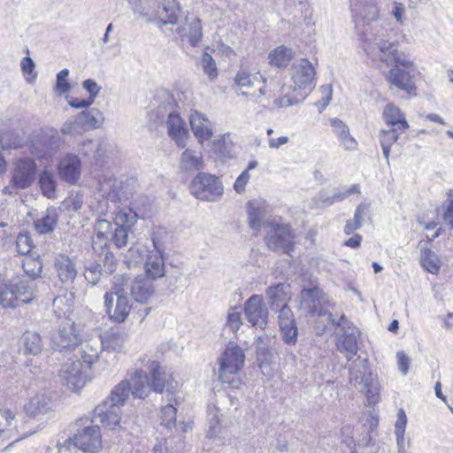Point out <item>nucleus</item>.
<instances>
[{
  "label": "nucleus",
  "mask_w": 453,
  "mask_h": 453,
  "mask_svg": "<svg viewBox=\"0 0 453 453\" xmlns=\"http://www.w3.org/2000/svg\"><path fill=\"white\" fill-rule=\"evenodd\" d=\"M300 304L304 310L315 317L323 318L325 326H342V334L338 336L337 348L349 361L357 352V328L349 323L346 317L342 315L336 320L329 311L330 305L327 298L319 288L303 289L300 294Z\"/></svg>",
  "instance_id": "1"
},
{
  "label": "nucleus",
  "mask_w": 453,
  "mask_h": 453,
  "mask_svg": "<svg viewBox=\"0 0 453 453\" xmlns=\"http://www.w3.org/2000/svg\"><path fill=\"white\" fill-rule=\"evenodd\" d=\"M289 74L295 88L282 85L280 96L274 99L273 104L277 108L288 107L298 104L303 96L298 95V90L311 89L315 77V68L306 58L295 60L290 67Z\"/></svg>",
  "instance_id": "2"
},
{
  "label": "nucleus",
  "mask_w": 453,
  "mask_h": 453,
  "mask_svg": "<svg viewBox=\"0 0 453 453\" xmlns=\"http://www.w3.org/2000/svg\"><path fill=\"white\" fill-rule=\"evenodd\" d=\"M129 295V278L114 276L111 289L104 294L106 311L114 321L124 322L127 318L132 308Z\"/></svg>",
  "instance_id": "3"
},
{
  "label": "nucleus",
  "mask_w": 453,
  "mask_h": 453,
  "mask_svg": "<svg viewBox=\"0 0 453 453\" xmlns=\"http://www.w3.org/2000/svg\"><path fill=\"white\" fill-rule=\"evenodd\" d=\"M35 283L25 278H15L0 283V306L15 309L30 303L35 296Z\"/></svg>",
  "instance_id": "4"
},
{
  "label": "nucleus",
  "mask_w": 453,
  "mask_h": 453,
  "mask_svg": "<svg viewBox=\"0 0 453 453\" xmlns=\"http://www.w3.org/2000/svg\"><path fill=\"white\" fill-rule=\"evenodd\" d=\"M134 6V15L147 22H159L162 25H175L180 13V5L177 0H157L156 7H141L135 1L130 0Z\"/></svg>",
  "instance_id": "5"
},
{
  "label": "nucleus",
  "mask_w": 453,
  "mask_h": 453,
  "mask_svg": "<svg viewBox=\"0 0 453 453\" xmlns=\"http://www.w3.org/2000/svg\"><path fill=\"white\" fill-rule=\"evenodd\" d=\"M102 434L98 426H88L65 441L58 453H97L102 449Z\"/></svg>",
  "instance_id": "6"
},
{
  "label": "nucleus",
  "mask_w": 453,
  "mask_h": 453,
  "mask_svg": "<svg viewBox=\"0 0 453 453\" xmlns=\"http://www.w3.org/2000/svg\"><path fill=\"white\" fill-rule=\"evenodd\" d=\"M243 350L237 345L229 343L220 359L219 377L222 383L228 384L230 388H237L240 384L238 372L244 364Z\"/></svg>",
  "instance_id": "7"
},
{
  "label": "nucleus",
  "mask_w": 453,
  "mask_h": 453,
  "mask_svg": "<svg viewBox=\"0 0 453 453\" xmlns=\"http://www.w3.org/2000/svg\"><path fill=\"white\" fill-rule=\"evenodd\" d=\"M144 217L145 214L138 209L135 202L132 203L130 207L119 210L113 219L116 227L114 233H111L110 241H112L119 249L127 246L133 226L139 218Z\"/></svg>",
  "instance_id": "8"
},
{
  "label": "nucleus",
  "mask_w": 453,
  "mask_h": 453,
  "mask_svg": "<svg viewBox=\"0 0 453 453\" xmlns=\"http://www.w3.org/2000/svg\"><path fill=\"white\" fill-rule=\"evenodd\" d=\"M12 178L8 186L3 188L4 195L12 196L17 189H26L33 185L36 179L37 165L30 157L17 159L12 165Z\"/></svg>",
  "instance_id": "9"
},
{
  "label": "nucleus",
  "mask_w": 453,
  "mask_h": 453,
  "mask_svg": "<svg viewBox=\"0 0 453 453\" xmlns=\"http://www.w3.org/2000/svg\"><path fill=\"white\" fill-rule=\"evenodd\" d=\"M394 65L388 71L386 80L389 83V88H396L410 96H416V84L413 80L414 70L412 68V63L409 60H400L394 62Z\"/></svg>",
  "instance_id": "10"
},
{
  "label": "nucleus",
  "mask_w": 453,
  "mask_h": 453,
  "mask_svg": "<svg viewBox=\"0 0 453 453\" xmlns=\"http://www.w3.org/2000/svg\"><path fill=\"white\" fill-rule=\"evenodd\" d=\"M63 142L58 132L56 129H50L32 138L29 150L37 158L49 159L58 153Z\"/></svg>",
  "instance_id": "11"
},
{
  "label": "nucleus",
  "mask_w": 453,
  "mask_h": 453,
  "mask_svg": "<svg viewBox=\"0 0 453 453\" xmlns=\"http://www.w3.org/2000/svg\"><path fill=\"white\" fill-rule=\"evenodd\" d=\"M190 192L197 199L213 202L223 194L222 183L215 175L199 173L190 184Z\"/></svg>",
  "instance_id": "12"
},
{
  "label": "nucleus",
  "mask_w": 453,
  "mask_h": 453,
  "mask_svg": "<svg viewBox=\"0 0 453 453\" xmlns=\"http://www.w3.org/2000/svg\"><path fill=\"white\" fill-rule=\"evenodd\" d=\"M273 339L267 335L256 338V354L262 373L266 377L273 375L278 367L279 356L273 348Z\"/></svg>",
  "instance_id": "13"
},
{
  "label": "nucleus",
  "mask_w": 453,
  "mask_h": 453,
  "mask_svg": "<svg viewBox=\"0 0 453 453\" xmlns=\"http://www.w3.org/2000/svg\"><path fill=\"white\" fill-rule=\"evenodd\" d=\"M265 242L268 249L272 250H282L284 253H289L294 246V234L291 227L287 224L278 222L272 223L265 237Z\"/></svg>",
  "instance_id": "14"
},
{
  "label": "nucleus",
  "mask_w": 453,
  "mask_h": 453,
  "mask_svg": "<svg viewBox=\"0 0 453 453\" xmlns=\"http://www.w3.org/2000/svg\"><path fill=\"white\" fill-rule=\"evenodd\" d=\"M272 211L268 203L263 200L250 201L248 204V224L257 235L262 228L270 227L274 219H272Z\"/></svg>",
  "instance_id": "15"
},
{
  "label": "nucleus",
  "mask_w": 453,
  "mask_h": 453,
  "mask_svg": "<svg viewBox=\"0 0 453 453\" xmlns=\"http://www.w3.org/2000/svg\"><path fill=\"white\" fill-rule=\"evenodd\" d=\"M235 82L242 90V95L258 98L262 96L271 93L272 89H266V79L263 75L250 74L241 71L236 74Z\"/></svg>",
  "instance_id": "16"
},
{
  "label": "nucleus",
  "mask_w": 453,
  "mask_h": 453,
  "mask_svg": "<svg viewBox=\"0 0 453 453\" xmlns=\"http://www.w3.org/2000/svg\"><path fill=\"white\" fill-rule=\"evenodd\" d=\"M246 319L252 326L265 328L268 319V309L262 296H251L243 305Z\"/></svg>",
  "instance_id": "17"
},
{
  "label": "nucleus",
  "mask_w": 453,
  "mask_h": 453,
  "mask_svg": "<svg viewBox=\"0 0 453 453\" xmlns=\"http://www.w3.org/2000/svg\"><path fill=\"white\" fill-rule=\"evenodd\" d=\"M80 334L74 322L66 318L58 331L52 335V342L55 348L73 351L80 343Z\"/></svg>",
  "instance_id": "18"
},
{
  "label": "nucleus",
  "mask_w": 453,
  "mask_h": 453,
  "mask_svg": "<svg viewBox=\"0 0 453 453\" xmlns=\"http://www.w3.org/2000/svg\"><path fill=\"white\" fill-rule=\"evenodd\" d=\"M99 195L105 196L112 203L127 199L131 194L129 185L122 180L112 177H103L99 180Z\"/></svg>",
  "instance_id": "19"
},
{
  "label": "nucleus",
  "mask_w": 453,
  "mask_h": 453,
  "mask_svg": "<svg viewBox=\"0 0 453 453\" xmlns=\"http://www.w3.org/2000/svg\"><path fill=\"white\" fill-rule=\"evenodd\" d=\"M60 377L70 389L79 390L81 388L87 380L86 372H83V365L80 360L69 359L62 365Z\"/></svg>",
  "instance_id": "20"
},
{
  "label": "nucleus",
  "mask_w": 453,
  "mask_h": 453,
  "mask_svg": "<svg viewBox=\"0 0 453 453\" xmlns=\"http://www.w3.org/2000/svg\"><path fill=\"white\" fill-rule=\"evenodd\" d=\"M387 31L383 28H379L372 34L371 38H367L369 44L372 48H377L381 53L386 55L385 58H382L387 65H393L394 62L399 61L398 51L394 42L387 39Z\"/></svg>",
  "instance_id": "21"
},
{
  "label": "nucleus",
  "mask_w": 453,
  "mask_h": 453,
  "mask_svg": "<svg viewBox=\"0 0 453 453\" xmlns=\"http://www.w3.org/2000/svg\"><path fill=\"white\" fill-rule=\"evenodd\" d=\"M120 419V408L111 403L109 400H104L95 408L92 422L98 421L110 429H114L115 426H119Z\"/></svg>",
  "instance_id": "22"
},
{
  "label": "nucleus",
  "mask_w": 453,
  "mask_h": 453,
  "mask_svg": "<svg viewBox=\"0 0 453 453\" xmlns=\"http://www.w3.org/2000/svg\"><path fill=\"white\" fill-rule=\"evenodd\" d=\"M139 362L146 367L150 374V388L155 392L161 393L165 387V372L158 361L144 355L139 358Z\"/></svg>",
  "instance_id": "23"
},
{
  "label": "nucleus",
  "mask_w": 453,
  "mask_h": 453,
  "mask_svg": "<svg viewBox=\"0 0 453 453\" xmlns=\"http://www.w3.org/2000/svg\"><path fill=\"white\" fill-rule=\"evenodd\" d=\"M189 123L192 132L200 144L211 138L212 124L204 114L192 111L189 115Z\"/></svg>",
  "instance_id": "24"
},
{
  "label": "nucleus",
  "mask_w": 453,
  "mask_h": 453,
  "mask_svg": "<svg viewBox=\"0 0 453 453\" xmlns=\"http://www.w3.org/2000/svg\"><path fill=\"white\" fill-rule=\"evenodd\" d=\"M81 163L75 154H67L59 163L58 173L62 180L73 184L81 176Z\"/></svg>",
  "instance_id": "25"
},
{
  "label": "nucleus",
  "mask_w": 453,
  "mask_h": 453,
  "mask_svg": "<svg viewBox=\"0 0 453 453\" xmlns=\"http://www.w3.org/2000/svg\"><path fill=\"white\" fill-rule=\"evenodd\" d=\"M54 268L59 280L64 284H71L77 275L75 263L67 256L59 254L54 259Z\"/></svg>",
  "instance_id": "26"
},
{
  "label": "nucleus",
  "mask_w": 453,
  "mask_h": 453,
  "mask_svg": "<svg viewBox=\"0 0 453 453\" xmlns=\"http://www.w3.org/2000/svg\"><path fill=\"white\" fill-rule=\"evenodd\" d=\"M127 380L134 398L144 399L151 391L149 377L142 368H137L131 372Z\"/></svg>",
  "instance_id": "27"
},
{
  "label": "nucleus",
  "mask_w": 453,
  "mask_h": 453,
  "mask_svg": "<svg viewBox=\"0 0 453 453\" xmlns=\"http://www.w3.org/2000/svg\"><path fill=\"white\" fill-rule=\"evenodd\" d=\"M166 126L168 134L175 141L176 145L184 148L188 137V132L185 127V122L181 119L180 115L175 112H171L168 115Z\"/></svg>",
  "instance_id": "28"
},
{
  "label": "nucleus",
  "mask_w": 453,
  "mask_h": 453,
  "mask_svg": "<svg viewBox=\"0 0 453 453\" xmlns=\"http://www.w3.org/2000/svg\"><path fill=\"white\" fill-rule=\"evenodd\" d=\"M155 287L150 280L137 277L132 285L129 284V294L140 303H147L154 296Z\"/></svg>",
  "instance_id": "29"
},
{
  "label": "nucleus",
  "mask_w": 453,
  "mask_h": 453,
  "mask_svg": "<svg viewBox=\"0 0 453 453\" xmlns=\"http://www.w3.org/2000/svg\"><path fill=\"white\" fill-rule=\"evenodd\" d=\"M101 349L99 340H90L85 342H80L73 351H76L75 357H80L79 360L81 364H85L88 367L98 360Z\"/></svg>",
  "instance_id": "30"
},
{
  "label": "nucleus",
  "mask_w": 453,
  "mask_h": 453,
  "mask_svg": "<svg viewBox=\"0 0 453 453\" xmlns=\"http://www.w3.org/2000/svg\"><path fill=\"white\" fill-rule=\"evenodd\" d=\"M163 252L150 251L147 254L144 263L146 279L157 280L162 278L165 273V259Z\"/></svg>",
  "instance_id": "31"
},
{
  "label": "nucleus",
  "mask_w": 453,
  "mask_h": 453,
  "mask_svg": "<svg viewBox=\"0 0 453 453\" xmlns=\"http://www.w3.org/2000/svg\"><path fill=\"white\" fill-rule=\"evenodd\" d=\"M179 167L182 172L194 173L204 168L203 154L192 149H186L180 155Z\"/></svg>",
  "instance_id": "32"
},
{
  "label": "nucleus",
  "mask_w": 453,
  "mask_h": 453,
  "mask_svg": "<svg viewBox=\"0 0 453 453\" xmlns=\"http://www.w3.org/2000/svg\"><path fill=\"white\" fill-rule=\"evenodd\" d=\"M383 119L388 127L400 129L404 132L410 126L401 110L393 104H388L383 110Z\"/></svg>",
  "instance_id": "33"
},
{
  "label": "nucleus",
  "mask_w": 453,
  "mask_h": 453,
  "mask_svg": "<svg viewBox=\"0 0 453 453\" xmlns=\"http://www.w3.org/2000/svg\"><path fill=\"white\" fill-rule=\"evenodd\" d=\"M177 31L181 37H187L192 46H196L203 37L201 21L197 18H186L185 24Z\"/></svg>",
  "instance_id": "34"
},
{
  "label": "nucleus",
  "mask_w": 453,
  "mask_h": 453,
  "mask_svg": "<svg viewBox=\"0 0 453 453\" xmlns=\"http://www.w3.org/2000/svg\"><path fill=\"white\" fill-rule=\"evenodd\" d=\"M96 237L93 240V246L103 249L107 247L111 235V223L104 219L98 218L94 225Z\"/></svg>",
  "instance_id": "35"
},
{
  "label": "nucleus",
  "mask_w": 453,
  "mask_h": 453,
  "mask_svg": "<svg viewBox=\"0 0 453 453\" xmlns=\"http://www.w3.org/2000/svg\"><path fill=\"white\" fill-rule=\"evenodd\" d=\"M330 123L331 127L334 129V132L337 135L338 139L341 142V144L344 147V149L346 150H356L357 142L350 135L349 132V127L346 126V124L338 119H331Z\"/></svg>",
  "instance_id": "36"
},
{
  "label": "nucleus",
  "mask_w": 453,
  "mask_h": 453,
  "mask_svg": "<svg viewBox=\"0 0 453 453\" xmlns=\"http://www.w3.org/2000/svg\"><path fill=\"white\" fill-rule=\"evenodd\" d=\"M367 376H372L367 360L358 357L349 368V382L354 386H362L363 379Z\"/></svg>",
  "instance_id": "37"
},
{
  "label": "nucleus",
  "mask_w": 453,
  "mask_h": 453,
  "mask_svg": "<svg viewBox=\"0 0 453 453\" xmlns=\"http://www.w3.org/2000/svg\"><path fill=\"white\" fill-rule=\"evenodd\" d=\"M20 350L26 356H36L42 351V341L38 334L26 332L21 339Z\"/></svg>",
  "instance_id": "38"
},
{
  "label": "nucleus",
  "mask_w": 453,
  "mask_h": 453,
  "mask_svg": "<svg viewBox=\"0 0 453 453\" xmlns=\"http://www.w3.org/2000/svg\"><path fill=\"white\" fill-rule=\"evenodd\" d=\"M77 117L85 132L100 127L104 121L103 113L96 108L83 111L77 114Z\"/></svg>",
  "instance_id": "39"
},
{
  "label": "nucleus",
  "mask_w": 453,
  "mask_h": 453,
  "mask_svg": "<svg viewBox=\"0 0 453 453\" xmlns=\"http://www.w3.org/2000/svg\"><path fill=\"white\" fill-rule=\"evenodd\" d=\"M58 221V214L55 209H48L44 215L35 221V230L41 234L52 233Z\"/></svg>",
  "instance_id": "40"
},
{
  "label": "nucleus",
  "mask_w": 453,
  "mask_h": 453,
  "mask_svg": "<svg viewBox=\"0 0 453 453\" xmlns=\"http://www.w3.org/2000/svg\"><path fill=\"white\" fill-rule=\"evenodd\" d=\"M293 58V51L285 46H279L268 55L269 64L277 68L286 67Z\"/></svg>",
  "instance_id": "41"
},
{
  "label": "nucleus",
  "mask_w": 453,
  "mask_h": 453,
  "mask_svg": "<svg viewBox=\"0 0 453 453\" xmlns=\"http://www.w3.org/2000/svg\"><path fill=\"white\" fill-rule=\"evenodd\" d=\"M131 394L130 383L127 380H121L111 391L110 395L105 399L118 407L124 405Z\"/></svg>",
  "instance_id": "42"
},
{
  "label": "nucleus",
  "mask_w": 453,
  "mask_h": 453,
  "mask_svg": "<svg viewBox=\"0 0 453 453\" xmlns=\"http://www.w3.org/2000/svg\"><path fill=\"white\" fill-rule=\"evenodd\" d=\"M400 129L395 127H389L388 129H382L380 132V142L382 148L383 156L386 158L387 164L389 165V153L391 146L397 141Z\"/></svg>",
  "instance_id": "43"
},
{
  "label": "nucleus",
  "mask_w": 453,
  "mask_h": 453,
  "mask_svg": "<svg viewBox=\"0 0 453 453\" xmlns=\"http://www.w3.org/2000/svg\"><path fill=\"white\" fill-rule=\"evenodd\" d=\"M25 409L27 415L36 417L47 414L51 409V404L44 395H36L30 400Z\"/></svg>",
  "instance_id": "44"
},
{
  "label": "nucleus",
  "mask_w": 453,
  "mask_h": 453,
  "mask_svg": "<svg viewBox=\"0 0 453 453\" xmlns=\"http://www.w3.org/2000/svg\"><path fill=\"white\" fill-rule=\"evenodd\" d=\"M420 264L422 267L432 274H435L441 268V259L438 255L428 248L421 250Z\"/></svg>",
  "instance_id": "45"
},
{
  "label": "nucleus",
  "mask_w": 453,
  "mask_h": 453,
  "mask_svg": "<svg viewBox=\"0 0 453 453\" xmlns=\"http://www.w3.org/2000/svg\"><path fill=\"white\" fill-rule=\"evenodd\" d=\"M266 296L273 310L282 306V304H286L285 301L287 299V293L285 292V285L277 284L268 288L266 290Z\"/></svg>",
  "instance_id": "46"
},
{
  "label": "nucleus",
  "mask_w": 453,
  "mask_h": 453,
  "mask_svg": "<svg viewBox=\"0 0 453 453\" xmlns=\"http://www.w3.org/2000/svg\"><path fill=\"white\" fill-rule=\"evenodd\" d=\"M22 267L26 275L30 278L29 280L34 282V280L41 277L42 272V263L41 260L28 256L23 259Z\"/></svg>",
  "instance_id": "47"
},
{
  "label": "nucleus",
  "mask_w": 453,
  "mask_h": 453,
  "mask_svg": "<svg viewBox=\"0 0 453 453\" xmlns=\"http://www.w3.org/2000/svg\"><path fill=\"white\" fill-rule=\"evenodd\" d=\"M407 424V416L403 409H400L397 412V420L395 424V434L396 437V442L399 449V453L404 452V434L405 426Z\"/></svg>",
  "instance_id": "48"
},
{
  "label": "nucleus",
  "mask_w": 453,
  "mask_h": 453,
  "mask_svg": "<svg viewBox=\"0 0 453 453\" xmlns=\"http://www.w3.org/2000/svg\"><path fill=\"white\" fill-rule=\"evenodd\" d=\"M364 384L362 390L366 395V400L369 405H374L379 402V388L377 380L372 376H367L363 379Z\"/></svg>",
  "instance_id": "49"
},
{
  "label": "nucleus",
  "mask_w": 453,
  "mask_h": 453,
  "mask_svg": "<svg viewBox=\"0 0 453 453\" xmlns=\"http://www.w3.org/2000/svg\"><path fill=\"white\" fill-rule=\"evenodd\" d=\"M39 184L43 196L48 198H53L55 196L56 183L51 172L47 170L42 171L39 176Z\"/></svg>",
  "instance_id": "50"
},
{
  "label": "nucleus",
  "mask_w": 453,
  "mask_h": 453,
  "mask_svg": "<svg viewBox=\"0 0 453 453\" xmlns=\"http://www.w3.org/2000/svg\"><path fill=\"white\" fill-rule=\"evenodd\" d=\"M103 276L106 275L103 272L101 263L92 261L85 265L84 277L91 285L97 284Z\"/></svg>",
  "instance_id": "51"
},
{
  "label": "nucleus",
  "mask_w": 453,
  "mask_h": 453,
  "mask_svg": "<svg viewBox=\"0 0 453 453\" xmlns=\"http://www.w3.org/2000/svg\"><path fill=\"white\" fill-rule=\"evenodd\" d=\"M183 449V441L180 438L173 437L165 439L164 443H157L154 447L155 453H177Z\"/></svg>",
  "instance_id": "52"
},
{
  "label": "nucleus",
  "mask_w": 453,
  "mask_h": 453,
  "mask_svg": "<svg viewBox=\"0 0 453 453\" xmlns=\"http://www.w3.org/2000/svg\"><path fill=\"white\" fill-rule=\"evenodd\" d=\"M101 348L108 351H120L124 346V337L120 334H110L99 340Z\"/></svg>",
  "instance_id": "53"
},
{
  "label": "nucleus",
  "mask_w": 453,
  "mask_h": 453,
  "mask_svg": "<svg viewBox=\"0 0 453 453\" xmlns=\"http://www.w3.org/2000/svg\"><path fill=\"white\" fill-rule=\"evenodd\" d=\"M161 425L167 429L175 427L176 408L172 403H168L161 409Z\"/></svg>",
  "instance_id": "54"
},
{
  "label": "nucleus",
  "mask_w": 453,
  "mask_h": 453,
  "mask_svg": "<svg viewBox=\"0 0 453 453\" xmlns=\"http://www.w3.org/2000/svg\"><path fill=\"white\" fill-rule=\"evenodd\" d=\"M0 414L4 418V423H0V437H7L10 434L8 427H17L15 415L8 409H0Z\"/></svg>",
  "instance_id": "55"
},
{
  "label": "nucleus",
  "mask_w": 453,
  "mask_h": 453,
  "mask_svg": "<svg viewBox=\"0 0 453 453\" xmlns=\"http://www.w3.org/2000/svg\"><path fill=\"white\" fill-rule=\"evenodd\" d=\"M102 256L103 258L99 263L102 265L103 272L106 276L111 275L117 269V259L113 253L109 250H104Z\"/></svg>",
  "instance_id": "56"
},
{
  "label": "nucleus",
  "mask_w": 453,
  "mask_h": 453,
  "mask_svg": "<svg viewBox=\"0 0 453 453\" xmlns=\"http://www.w3.org/2000/svg\"><path fill=\"white\" fill-rule=\"evenodd\" d=\"M61 132L64 134H81L85 131L83 130L80 119H78L77 115L68 119L62 126Z\"/></svg>",
  "instance_id": "57"
},
{
  "label": "nucleus",
  "mask_w": 453,
  "mask_h": 453,
  "mask_svg": "<svg viewBox=\"0 0 453 453\" xmlns=\"http://www.w3.org/2000/svg\"><path fill=\"white\" fill-rule=\"evenodd\" d=\"M283 341L289 345H295L297 341L298 329L296 323L280 326Z\"/></svg>",
  "instance_id": "58"
},
{
  "label": "nucleus",
  "mask_w": 453,
  "mask_h": 453,
  "mask_svg": "<svg viewBox=\"0 0 453 453\" xmlns=\"http://www.w3.org/2000/svg\"><path fill=\"white\" fill-rule=\"evenodd\" d=\"M17 250L21 255H29L34 248L32 239L27 233H20L16 240Z\"/></svg>",
  "instance_id": "59"
},
{
  "label": "nucleus",
  "mask_w": 453,
  "mask_h": 453,
  "mask_svg": "<svg viewBox=\"0 0 453 453\" xmlns=\"http://www.w3.org/2000/svg\"><path fill=\"white\" fill-rule=\"evenodd\" d=\"M68 75H69V71L66 68L61 70L57 74L55 90L58 93V95H59V96L68 92L71 89V86L67 81Z\"/></svg>",
  "instance_id": "60"
},
{
  "label": "nucleus",
  "mask_w": 453,
  "mask_h": 453,
  "mask_svg": "<svg viewBox=\"0 0 453 453\" xmlns=\"http://www.w3.org/2000/svg\"><path fill=\"white\" fill-rule=\"evenodd\" d=\"M201 65L203 72L208 75L210 79L212 80L217 77L218 72L216 63L210 54H203L201 58Z\"/></svg>",
  "instance_id": "61"
},
{
  "label": "nucleus",
  "mask_w": 453,
  "mask_h": 453,
  "mask_svg": "<svg viewBox=\"0 0 453 453\" xmlns=\"http://www.w3.org/2000/svg\"><path fill=\"white\" fill-rule=\"evenodd\" d=\"M242 325L241 312L235 307L230 308L227 314L226 326L232 332H237Z\"/></svg>",
  "instance_id": "62"
},
{
  "label": "nucleus",
  "mask_w": 453,
  "mask_h": 453,
  "mask_svg": "<svg viewBox=\"0 0 453 453\" xmlns=\"http://www.w3.org/2000/svg\"><path fill=\"white\" fill-rule=\"evenodd\" d=\"M54 312L58 317H66V314L70 311V305L67 303L65 296H57L54 298L53 303Z\"/></svg>",
  "instance_id": "63"
},
{
  "label": "nucleus",
  "mask_w": 453,
  "mask_h": 453,
  "mask_svg": "<svg viewBox=\"0 0 453 453\" xmlns=\"http://www.w3.org/2000/svg\"><path fill=\"white\" fill-rule=\"evenodd\" d=\"M101 197L102 198L97 201L96 205H92V210L95 215L98 218L106 216L111 210V206L109 204L111 201L108 200L105 196Z\"/></svg>",
  "instance_id": "64"
}]
</instances>
